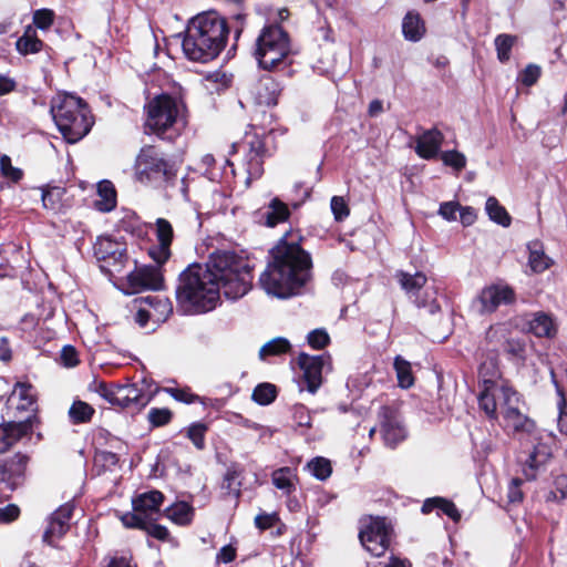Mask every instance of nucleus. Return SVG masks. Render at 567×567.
I'll return each instance as SVG.
<instances>
[{
	"label": "nucleus",
	"mask_w": 567,
	"mask_h": 567,
	"mask_svg": "<svg viewBox=\"0 0 567 567\" xmlns=\"http://www.w3.org/2000/svg\"><path fill=\"white\" fill-rule=\"evenodd\" d=\"M310 255L296 243L280 241L259 276V286L269 296L286 299L299 293L311 278Z\"/></svg>",
	"instance_id": "1"
},
{
	"label": "nucleus",
	"mask_w": 567,
	"mask_h": 567,
	"mask_svg": "<svg viewBox=\"0 0 567 567\" xmlns=\"http://www.w3.org/2000/svg\"><path fill=\"white\" fill-rule=\"evenodd\" d=\"M227 37L226 21L219 14L214 11L198 14L187 25L183 52L190 61L209 62L224 49Z\"/></svg>",
	"instance_id": "2"
},
{
	"label": "nucleus",
	"mask_w": 567,
	"mask_h": 567,
	"mask_svg": "<svg viewBox=\"0 0 567 567\" xmlns=\"http://www.w3.org/2000/svg\"><path fill=\"white\" fill-rule=\"evenodd\" d=\"M219 286L202 264H192L178 277L176 300L185 313L213 310L219 301Z\"/></svg>",
	"instance_id": "3"
},
{
	"label": "nucleus",
	"mask_w": 567,
	"mask_h": 567,
	"mask_svg": "<svg viewBox=\"0 0 567 567\" xmlns=\"http://www.w3.org/2000/svg\"><path fill=\"white\" fill-rule=\"evenodd\" d=\"M214 276L227 299L237 300L252 287V266L247 258L229 250H217L209 256L204 265Z\"/></svg>",
	"instance_id": "4"
},
{
	"label": "nucleus",
	"mask_w": 567,
	"mask_h": 567,
	"mask_svg": "<svg viewBox=\"0 0 567 567\" xmlns=\"http://www.w3.org/2000/svg\"><path fill=\"white\" fill-rule=\"evenodd\" d=\"M145 131L157 137L174 141L185 128L186 106L181 99L169 94L154 96L145 106Z\"/></svg>",
	"instance_id": "5"
},
{
	"label": "nucleus",
	"mask_w": 567,
	"mask_h": 567,
	"mask_svg": "<svg viewBox=\"0 0 567 567\" xmlns=\"http://www.w3.org/2000/svg\"><path fill=\"white\" fill-rule=\"evenodd\" d=\"M53 120L68 143L82 140L93 125V117L86 103L72 94H59L52 100Z\"/></svg>",
	"instance_id": "6"
},
{
	"label": "nucleus",
	"mask_w": 567,
	"mask_h": 567,
	"mask_svg": "<svg viewBox=\"0 0 567 567\" xmlns=\"http://www.w3.org/2000/svg\"><path fill=\"white\" fill-rule=\"evenodd\" d=\"M292 53L288 33L279 25L265 27L256 40L255 56L260 68L274 70L286 65Z\"/></svg>",
	"instance_id": "7"
},
{
	"label": "nucleus",
	"mask_w": 567,
	"mask_h": 567,
	"mask_svg": "<svg viewBox=\"0 0 567 567\" xmlns=\"http://www.w3.org/2000/svg\"><path fill=\"white\" fill-rule=\"evenodd\" d=\"M136 178L140 183L152 187H164L176 177V169L153 146H145L136 158Z\"/></svg>",
	"instance_id": "8"
},
{
	"label": "nucleus",
	"mask_w": 567,
	"mask_h": 567,
	"mask_svg": "<svg viewBox=\"0 0 567 567\" xmlns=\"http://www.w3.org/2000/svg\"><path fill=\"white\" fill-rule=\"evenodd\" d=\"M550 441L549 435L542 433L523 441L526 449L520 452L518 460L522 473L527 481L536 480L545 471L553 454Z\"/></svg>",
	"instance_id": "9"
},
{
	"label": "nucleus",
	"mask_w": 567,
	"mask_h": 567,
	"mask_svg": "<svg viewBox=\"0 0 567 567\" xmlns=\"http://www.w3.org/2000/svg\"><path fill=\"white\" fill-rule=\"evenodd\" d=\"M359 538L367 551L375 557L382 556L390 544V528L385 518L370 517L364 520Z\"/></svg>",
	"instance_id": "10"
},
{
	"label": "nucleus",
	"mask_w": 567,
	"mask_h": 567,
	"mask_svg": "<svg viewBox=\"0 0 567 567\" xmlns=\"http://www.w3.org/2000/svg\"><path fill=\"white\" fill-rule=\"evenodd\" d=\"M297 361L300 370L302 371V375L299 381L300 391L307 390L315 394L322 384L323 371L330 369V355H309L302 352L299 354Z\"/></svg>",
	"instance_id": "11"
},
{
	"label": "nucleus",
	"mask_w": 567,
	"mask_h": 567,
	"mask_svg": "<svg viewBox=\"0 0 567 567\" xmlns=\"http://www.w3.org/2000/svg\"><path fill=\"white\" fill-rule=\"evenodd\" d=\"M396 277L402 289L411 298L414 297V302L419 308H426L427 311L432 315L440 311V305L435 298L436 291L433 287L425 289V298H421L419 296L420 290L425 286L427 281V278L423 272H415L414 275H411L409 272L399 271Z\"/></svg>",
	"instance_id": "12"
},
{
	"label": "nucleus",
	"mask_w": 567,
	"mask_h": 567,
	"mask_svg": "<svg viewBox=\"0 0 567 567\" xmlns=\"http://www.w3.org/2000/svg\"><path fill=\"white\" fill-rule=\"evenodd\" d=\"M95 258L103 262L102 269L109 272H120L126 260L125 244L113 239L110 236H100L93 246Z\"/></svg>",
	"instance_id": "13"
},
{
	"label": "nucleus",
	"mask_w": 567,
	"mask_h": 567,
	"mask_svg": "<svg viewBox=\"0 0 567 567\" xmlns=\"http://www.w3.org/2000/svg\"><path fill=\"white\" fill-rule=\"evenodd\" d=\"M154 394L155 390L146 381L116 384L115 405L140 411L151 402Z\"/></svg>",
	"instance_id": "14"
},
{
	"label": "nucleus",
	"mask_w": 567,
	"mask_h": 567,
	"mask_svg": "<svg viewBox=\"0 0 567 567\" xmlns=\"http://www.w3.org/2000/svg\"><path fill=\"white\" fill-rule=\"evenodd\" d=\"M515 300L514 290L507 285H491L482 289L473 300L472 308L480 315L494 312L499 306L511 305Z\"/></svg>",
	"instance_id": "15"
},
{
	"label": "nucleus",
	"mask_w": 567,
	"mask_h": 567,
	"mask_svg": "<svg viewBox=\"0 0 567 567\" xmlns=\"http://www.w3.org/2000/svg\"><path fill=\"white\" fill-rule=\"evenodd\" d=\"M506 400L507 405L501 413L504 417L505 425L517 433H522V441L530 439L533 435L540 434V432L536 430L534 421L520 412V401L517 392L509 393Z\"/></svg>",
	"instance_id": "16"
},
{
	"label": "nucleus",
	"mask_w": 567,
	"mask_h": 567,
	"mask_svg": "<svg viewBox=\"0 0 567 567\" xmlns=\"http://www.w3.org/2000/svg\"><path fill=\"white\" fill-rule=\"evenodd\" d=\"M482 390L478 395V404L481 410L489 419H496L498 413L507 405L506 398L509 393H515L511 386L506 384H492L482 385Z\"/></svg>",
	"instance_id": "17"
},
{
	"label": "nucleus",
	"mask_w": 567,
	"mask_h": 567,
	"mask_svg": "<svg viewBox=\"0 0 567 567\" xmlns=\"http://www.w3.org/2000/svg\"><path fill=\"white\" fill-rule=\"evenodd\" d=\"M29 460L27 454L17 453L9 461L0 462V491L12 492L23 484Z\"/></svg>",
	"instance_id": "18"
},
{
	"label": "nucleus",
	"mask_w": 567,
	"mask_h": 567,
	"mask_svg": "<svg viewBox=\"0 0 567 567\" xmlns=\"http://www.w3.org/2000/svg\"><path fill=\"white\" fill-rule=\"evenodd\" d=\"M384 443L394 447L406 437V430L396 409L383 406L379 413Z\"/></svg>",
	"instance_id": "19"
},
{
	"label": "nucleus",
	"mask_w": 567,
	"mask_h": 567,
	"mask_svg": "<svg viewBox=\"0 0 567 567\" xmlns=\"http://www.w3.org/2000/svg\"><path fill=\"white\" fill-rule=\"evenodd\" d=\"M163 282L161 269L154 266L135 268L127 275V284L133 293L146 289L159 290L163 287Z\"/></svg>",
	"instance_id": "20"
},
{
	"label": "nucleus",
	"mask_w": 567,
	"mask_h": 567,
	"mask_svg": "<svg viewBox=\"0 0 567 567\" xmlns=\"http://www.w3.org/2000/svg\"><path fill=\"white\" fill-rule=\"evenodd\" d=\"M249 146L245 157L244 166L246 172V186H249L252 179L259 178L264 173L262 158L266 153L264 141L254 135L249 141L246 142Z\"/></svg>",
	"instance_id": "21"
},
{
	"label": "nucleus",
	"mask_w": 567,
	"mask_h": 567,
	"mask_svg": "<svg viewBox=\"0 0 567 567\" xmlns=\"http://www.w3.org/2000/svg\"><path fill=\"white\" fill-rule=\"evenodd\" d=\"M73 506L64 504L60 506L49 518L48 527L43 533V542L54 546L55 543L69 530Z\"/></svg>",
	"instance_id": "22"
},
{
	"label": "nucleus",
	"mask_w": 567,
	"mask_h": 567,
	"mask_svg": "<svg viewBox=\"0 0 567 567\" xmlns=\"http://www.w3.org/2000/svg\"><path fill=\"white\" fill-rule=\"evenodd\" d=\"M157 246L150 249V256L157 264L162 266L171 257V244L173 240V227L171 223L164 218H158L155 223Z\"/></svg>",
	"instance_id": "23"
},
{
	"label": "nucleus",
	"mask_w": 567,
	"mask_h": 567,
	"mask_svg": "<svg viewBox=\"0 0 567 567\" xmlns=\"http://www.w3.org/2000/svg\"><path fill=\"white\" fill-rule=\"evenodd\" d=\"M144 301L150 305V309L140 308L135 315V321L140 327H145L150 320L166 319L172 312V306L166 299L158 297H146Z\"/></svg>",
	"instance_id": "24"
},
{
	"label": "nucleus",
	"mask_w": 567,
	"mask_h": 567,
	"mask_svg": "<svg viewBox=\"0 0 567 567\" xmlns=\"http://www.w3.org/2000/svg\"><path fill=\"white\" fill-rule=\"evenodd\" d=\"M443 138V134L436 128L423 132L416 138L415 153L424 159L434 158L440 152Z\"/></svg>",
	"instance_id": "25"
},
{
	"label": "nucleus",
	"mask_w": 567,
	"mask_h": 567,
	"mask_svg": "<svg viewBox=\"0 0 567 567\" xmlns=\"http://www.w3.org/2000/svg\"><path fill=\"white\" fill-rule=\"evenodd\" d=\"M164 501V495L158 491H150L143 494H140L135 498H133V509L137 513H141L142 516L148 520L152 519L154 515L159 513V507Z\"/></svg>",
	"instance_id": "26"
},
{
	"label": "nucleus",
	"mask_w": 567,
	"mask_h": 567,
	"mask_svg": "<svg viewBox=\"0 0 567 567\" xmlns=\"http://www.w3.org/2000/svg\"><path fill=\"white\" fill-rule=\"evenodd\" d=\"M290 212L285 203L278 198H274L268 207L259 212V223H264L268 227H274L288 219Z\"/></svg>",
	"instance_id": "27"
},
{
	"label": "nucleus",
	"mask_w": 567,
	"mask_h": 567,
	"mask_svg": "<svg viewBox=\"0 0 567 567\" xmlns=\"http://www.w3.org/2000/svg\"><path fill=\"white\" fill-rule=\"evenodd\" d=\"M97 198L94 207L101 213H110L116 207V190L112 182L101 181L97 184Z\"/></svg>",
	"instance_id": "28"
},
{
	"label": "nucleus",
	"mask_w": 567,
	"mask_h": 567,
	"mask_svg": "<svg viewBox=\"0 0 567 567\" xmlns=\"http://www.w3.org/2000/svg\"><path fill=\"white\" fill-rule=\"evenodd\" d=\"M66 192L59 186H52L42 190V203L45 209L56 214L62 213L68 206Z\"/></svg>",
	"instance_id": "29"
},
{
	"label": "nucleus",
	"mask_w": 567,
	"mask_h": 567,
	"mask_svg": "<svg viewBox=\"0 0 567 567\" xmlns=\"http://www.w3.org/2000/svg\"><path fill=\"white\" fill-rule=\"evenodd\" d=\"M528 330L536 337L550 338L556 333V326L549 315L536 312L528 320Z\"/></svg>",
	"instance_id": "30"
},
{
	"label": "nucleus",
	"mask_w": 567,
	"mask_h": 567,
	"mask_svg": "<svg viewBox=\"0 0 567 567\" xmlns=\"http://www.w3.org/2000/svg\"><path fill=\"white\" fill-rule=\"evenodd\" d=\"M529 251L528 265L534 272H543L551 265V259L545 254L544 245L539 240H533L527 245Z\"/></svg>",
	"instance_id": "31"
},
{
	"label": "nucleus",
	"mask_w": 567,
	"mask_h": 567,
	"mask_svg": "<svg viewBox=\"0 0 567 567\" xmlns=\"http://www.w3.org/2000/svg\"><path fill=\"white\" fill-rule=\"evenodd\" d=\"M271 482L276 488L285 495H290L296 491L297 474L291 467L285 466L272 472Z\"/></svg>",
	"instance_id": "32"
},
{
	"label": "nucleus",
	"mask_w": 567,
	"mask_h": 567,
	"mask_svg": "<svg viewBox=\"0 0 567 567\" xmlns=\"http://www.w3.org/2000/svg\"><path fill=\"white\" fill-rule=\"evenodd\" d=\"M280 93L279 84L272 78H264L257 86L256 99L259 104L276 105Z\"/></svg>",
	"instance_id": "33"
},
{
	"label": "nucleus",
	"mask_w": 567,
	"mask_h": 567,
	"mask_svg": "<svg viewBox=\"0 0 567 567\" xmlns=\"http://www.w3.org/2000/svg\"><path fill=\"white\" fill-rule=\"evenodd\" d=\"M402 32L406 40L416 42L425 32L424 23L419 13L410 11L402 21Z\"/></svg>",
	"instance_id": "34"
},
{
	"label": "nucleus",
	"mask_w": 567,
	"mask_h": 567,
	"mask_svg": "<svg viewBox=\"0 0 567 567\" xmlns=\"http://www.w3.org/2000/svg\"><path fill=\"white\" fill-rule=\"evenodd\" d=\"M434 509H440L443 514L447 515L454 522H458L461 514L456 506L449 499L443 497H431L424 501L422 505V513L429 514Z\"/></svg>",
	"instance_id": "35"
},
{
	"label": "nucleus",
	"mask_w": 567,
	"mask_h": 567,
	"mask_svg": "<svg viewBox=\"0 0 567 567\" xmlns=\"http://www.w3.org/2000/svg\"><path fill=\"white\" fill-rule=\"evenodd\" d=\"M166 516L177 525H188L194 516V508L186 502H178L166 509Z\"/></svg>",
	"instance_id": "36"
},
{
	"label": "nucleus",
	"mask_w": 567,
	"mask_h": 567,
	"mask_svg": "<svg viewBox=\"0 0 567 567\" xmlns=\"http://www.w3.org/2000/svg\"><path fill=\"white\" fill-rule=\"evenodd\" d=\"M43 42L37 38L35 31L28 27L24 34L18 39L16 47L21 54L38 53Z\"/></svg>",
	"instance_id": "37"
},
{
	"label": "nucleus",
	"mask_w": 567,
	"mask_h": 567,
	"mask_svg": "<svg viewBox=\"0 0 567 567\" xmlns=\"http://www.w3.org/2000/svg\"><path fill=\"white\" fill-rule=\"evenodd\" d=\"M485 210L491 220L496 224L502 225L503 227H508L511 225V216L495 197L491 196L487 198Z\"/></svg>",
	"instance_id": "38"
},
{
	"label": "nucleus",
	"mask_w": 567,
	"mask_h": 567,
	"mask_svg": "<svg viewBox=\"0 0 567 567\" xmlns=\"http://www.w3.org/2000/svg\"><path fill=\"white\" fill-rule=\"evenodd\" d=\"M290 342L282 337L275 338L265 343L259 350V358L266 360L268 357L281 355L290 350Z\"/></svg>",
	"instance_id": "39"
},
{
	"label": "nucleus",
	"mask_w": 567,
	"mask_h": 567,
	"mask_svg": "<svg viewBox=\"0 0 567 567\" xmlns=\"http://www.w3.org/2000/svg\"><path fill=\"white\" fill-rule=\"evenodd\" d=\"M394 369L396 372L399 385L401 388L409 389L410 386L413 385L414 378H413L411 364L409 361L404 360L400 355L395 357Z\"/></svg>",
	"instance_id": "40"
},
{
	"label": "nucleus",
	"mask_w": 567,
	"mask_h": 567,
	"mask_svg": "<svg viewBox=\"0 0 567 567\" xmlns=\"http://www.w3.org/2000/svg\"><path fill=\"white\" fill-rule=\"evenodd\" d=\"M550 378L551 382L554 383L557 394L559 396L558 401V410H559V416H558V426L561 433L567 434V398L566 393L561 389V386L558 384L556 380V374L554 370H550Z\"/></svg>",
	"instance_id": "41"
},
{
	"label": "nucleus",
	"mask_w": 567,
	"mask_h": 567,
	"mask_svg": "<svg viewBox=\"0 0 567 567\" xmlns=\"http://www.w3.org/2000/svg\"><path fill=\"white\" fill-rule=\"evenodd\" d=\"M478 377L482 385H488L489 383L504 384L503 382H498L499 372L494 359H488L480 365Z\"/></svg>",
	"instance_id": "42"
},
{
	"label": "nucleus",
	"mask_w": 567,
	"mask_h": 567,
	"mask_svg": "<svg viewBox=\"0 0 567 567\" xmlns=\"http://www.w3.org/2000/svg\"><path fill=\"white\" fill-rule=\"evenodd\" d=\"M240 473L235 467H229L224 476L221 488L227 492L228 495L237 499L240 496Z\"/></svg>",
	"instance_id": "43"
},
{
	"label": "nucleus",
	"mask_w": 567,
	"mask_h": 567,
	"mask_svg": "<svg viewBox=\"0 0 567 567\" xmlns=\"http://www.w3.org/2000/svg\"><path fill=\"white\" fill-rule=\"evenodd\" d=\"M516 40H517V38L515 35L506 34V33L498 34L495 38L494 43H495V49L497 52V59L502 63L507 62L509 60L511 51H512V48L515 44Z\"/></svg>",
	"instance_id": "44"
},
{
	"label": "nucleus",
	"mask_w": 567,
	"mask_h": 567,
	"mask_svg": "<svg viewBox=\"0 0 567 567\" xmlns=\"http://www.w3.org/2000/svg\"><path fill=\"white\" fill-rule=\"evenodd\" d=\"M277 396V389L271 383L258 384L252 391V400L260 405L270 404Z\"/></svg>",
	"instance_id": "45"
},
{
	"label": "nucleus",
	"mask_w": 567,
	"mask_h": 567,
	"mask_svg": "<svg viewBox=\"0 0 567 567\" xmlns=\"http://www.w3.org/2000/svg\"><path fill=\"white\" fill-rule=\"evenodd\" d=\"M94 409L83 401H75L70 410L69 415L73 423H84L91 420Z\"/></svg>",
	"instance_id": "46"
},
{
	"label": "nucleus",
	"mask_w": 567,
	"mask_h": 567,
	"mask_svg": "<svg viewBox=\"0 0 567 567\" xmlns=\"http://www.w3.org/2000/svg\"><path fill=\"white\" fill-rule=\"evenodd\" d=\"M307 467L320 481L327 480L332 472L330 462L324 457H315L308 463Z\"/></svg>",
	"instance_id": "47"
},
{
	"label": "nucleus",
	"mask_w": 567,
	"mask_h": 567,
	"mask_svg": "<svg viewBox=\"0 0 567 567\" xmlns=\"http://www.w3.org/2000/svg\"><path fill=\"white\" fill-rule=\"evenodd\" d=\"M207 432L206 424L202 422L193 423L187 429V437L198 449L203 450L205 446V433Z\"/></svg>",
	"instance_id": "48"
},
{
	"label": "nucleus",
	"mask_w": 567,
	"mask_h": 567,
	"mask_svg": "<svg viewBox=\"0 0 567 567\" xmlns=\"http://www.w3.org/2000/svg\"><path fill=\"white\" fill-rule=\"evenodd\" d=\"M441 159L444 165L454 168L455 171H462L466 166V157L458 151H445L441 153Z\"/></svg>",
	"instance_id": "49"
},
{
	"label": "nucleus",
	"mask_w": 567,
	"mask_h": 567,
	"mask_svg": "<svg viewBox=\"0 0 567 567\" xmlns=\"http://www.w3.org/2000/svg\"><path fill=\"white\" fill-rule=\"evenodd\" d=\"M542 74V69L537 64H528L518 75V81L525 86L534 85Z\"/></svg>",
	"instance_id": "50"
},
{
	"label": "nucleus",
	"mask_w": 567,
	"mask_h": 567,
	"mask_svg": "<svg viewBox=\"0 0 567 567\" xmlns=\"http://www.w3.org/2000/svg\"><path fill=\"white\" fill-rule=\"evenodd\" d=\"M79 353L73 346L66 344L61 349L60 363L65 368H74L79 364Z\"/></svg>",
	"instance_id": "51"
},
{
	"label": "nucleus",
	"mask_w": 567,
	"mask_h": 567,
	"mask_svg": "<svg viewBox=\"0 0 567 567\" xmlns=\"http://www.w3.org/2000/svg\"><path fill=\"white\" fill-rule=\"evenodd\" d=\"M330 207L334 219L338 221H341L349 216L350 210L348 204L341 196H333L331 198Z\"/></svg>",
	"instance_id": "52"
},
{
	"label": "nucleus",
	"mask_w": 567,
	"mask_h": 567,
	"mask_svg": "<svg viewBox=\"0 0 567 567\" xmlns=\"http://www.w3.org/2000/svg\"><path fill=\"white\" fill-rule=\"evenodd\" d=\"M307 340L313 349H322L329 343L330 338L326 330L316 329L308 333Z\"/></svg>",
	"instance_id": "53"
},
{
	"label": "nucleus",
	"mask_w": 567,
	"mask_h": 567,
	"mask_svg": "<svg viewBox=\"0 0 567 567\" xmlns=\"http://www.w3.org/2000/svg\"><path fill=\"white\" fill-rule=\"evenodd\" d=\"M172 419V412L168 409L153 408L148 412V421L154 426H162L167 424Z\"/></svg>",
	"instance_id": "54"
},
{
	"label": "nucleus",
	"mask_w": 567,
	"mask_h": 567,
	"mask_svg": "<svg viewBox=\"0 0 567 567\" xmlns=\"http://www.w3.org/2000/svg\"><path fill=\"white\" fill-rule=\"evenodd\" d=\"M0 169L3 176L17 182L22 177V171L13 167L11 164V159L7 155H2L0 157Z\"/></svg>",
	"instance_id": "55"
},
{
	"label": "nucleus",
	"mask_w": 567,
	"mask_h": 567,
	"mask_svg": "<svg viewBox=\"0 0 567 567\" xmlns=\"http://www.w3.org/2000/svg\"><path fill=\"white\" fill-rule=\"evenodd\" d=\"M54 13L49 9L37 10L33 14L34 24L42 30H47L53 23Z\"/></svg>",
	"instance_id": "56"
},
{
	"label": "nucleus",
	"mask_w": 567,
	"mask_h": 567,
	"mask_svg": "<svg viewBox=\"0 0 567 567\" xmlns=\"http://www.w3.org/2000/svg\"><path fill=\"white\" fill-rule=\"evenodd\" d=\"M279 522V516L276 512L260 513L255 517V525L260 530H266L274 527Z\"/></svg>",
	"instance_id": "57"
},
{
	"label": "nucleus",
	"mask_w": 567,
	"mask_h": 567,
	"mask_svg": "<svg viewBox=\"0 0 567 567\" xmlns=\"http://www.w3.org/2000/svg\"><path fill=\"white\" fill-rule=\"evenodd\" d=\"M165 391L175 400L187 404L198 400V396L193 394L188 389L166 388Z\"/></svg>",
	"instance_id": "58"
},
{
	"label": "nucleus",
	"mask_w": 567,
	"mask_h": 567,
	"mask_svg": "<svg viewBox=\"0 0 567 567\" xmlns=\"http://www.w3.org/2000/svg\"><path fill=\"white\" fill-rule=\"evenodd\" d=\"M522 483L523 481L518 477L513 478L507 487V499L512 504L520 503L523 501V492H522Z\"/></svg>",
	"instance_id": "59"
},
{
	"label": "nucleus",
	"mask_w": 567,
	"mask_h": 567,
	"mask_svg": "<svg viewBox=\"0 0 567 567\" xmlns=\"http://www.w3.org/2000/svg\"><path fill=\"white\" fill-rule=\"evenodd\" d=\"M122 523L126 527L132 528H146L147 527V520L142 516L141 513H137L134 511V513H127L122 516Z\"/></svg>",
	"instance_id": "60"
},
{
	"label": "nucleus",
	"mask_w": 567,
	"mask_h": 567,
	"mask_svg": "<svg viewBox=\"0 0 567 567\" xmlns=\"http://www.w3.org/2000/svg\"><path fill=\"white\" fill-rule=\"evenodd\" d=\"M460 204L456 202H445L440 205L439 214L447 221L456 220V214L460 212Z\"/></svg>",
	"instance_id": "61"
},
{
	"label": "nucleus",
	"mask_w": 567,
	"mask_h": 567,
	"mask_svg": "<svg viewBox=\"0 0 567 567\" xmlns=\"http://www.w3.org/2000/svg\"><path fill=\"white\" fill-rule=\"evenodd\" d=\"M20 515V509L14 504H9L3 508H0V523L7 524L17 519Z\"/></svg>",
	"instance_id": "62"
},
{
	"label": "nucleus",
	"mask_w": 567,
	"mask_h": 567,
	"mask_svg": "<svg viewBox=\"0 0 567 567\" xmlns=\"http://www.w3.org/2000/svg\"><path fill=\"white\" fill-rule=\"evenodd\" d=\"M115 391L116 384L107 385L104 382H100L96 386V392L111 404L115 405Z\"/></svg>",
	"instance_id": "63"
},
{
	"label": "nucleus",
	"mask_w": 567,
	"mask_h": 567,
	"mask_svg": "<svg viewBox=\"0 0 567 567\" xmlns=\"http://www.w3.org/2000/svg\"><path fill=\"white\" fill-rule=\"evenodd\" d=\"M555 497L567 499V474L560 475L555 481Z\"/></svg>",
	"instance_id": "64"
}]
</instances>
